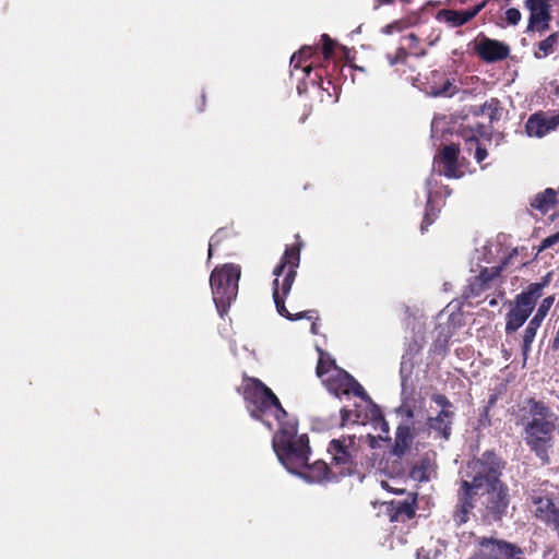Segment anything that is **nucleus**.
<instances>
[{"label":"nucleus","instance_id":"1","mask_svg":"<svg viewBox=\"0 0 559 559\" xmlns=\"http://www.w3.org/2000/svg\"><path fill=\"white\" fill-rule=\"evenodd\" d=\"M520 424L524 428V440L544 464H549V450L552 448L554 413L550 407L535 397H528L521 407Z\"/></svg>","mask_w":559,"mask_h":559},{"label":"nucleus","instance_id":"2","mask_svg":"<svg viewBox=\"0 0 559 559\" xmlns=\"http://www.w3.org/2000/svg\"><path fill=\"white\" fill-rule=\"evenodd\" d=\"M304 242L300 240V236L296 235V242L292 246H287L284 254L281 258L280 264L274 269V275L276 278L273 282V300L276 310L280 316L290 320L297 321L300 319L312 320L311 333L319 334V328L317 321L319 320V312L317 310H307L299 313H290L286 306L285 299L290 293L293 283L296 278V269L300 263V250Z\"/></svg>","mask_w":559,"mask_h":559},{"label":"nucleus","instance_id":"3","mask_svg":"<svg viewBox=\"0 0 559 559\" xmlns=\"http://www.w3.org/2000/svg\"><path fill=\"white\" fill-rule=\"evenodd\" d=\"M297 426L284 419L280 423V429L273 437V449L278 461L289 471L296 474L309 461L310 445L307 435L296 438Z\"/></svg>","mask_w":559,"mask_h":559},{"label":"nucleus","instance_id":"4","mask_svg":"<svg viewBox=\"0 0 559 559\" xmlns=\"http://www.w3.org/2000/svg\"><path fill=\"white\" fill-rule=\"evenodd\" d=\"M238 392L242 395L246 408L253 419L264 421V416L272 413L280 424L288 417L278 397L260 379L243 374Z\"/></svg>","mask_w":559,"mask_h":559},{"label":"nucleus","instance_id":"5","mask_svg":"<svg viewBox=\"0 0 559 559\" xmlns=\"http://www.w3.org/2000/svg\"><path fill=\"white\" fill-rule=\"evenodd\" d=\"M240 274V266L234 263L216 266L211 273L210 285L213 300L221 316L227 313L237 297Z\"/></svg>","mask_w":559,"mask_h":559},{"label":"nucleus","instance_id":"6","mask_svg":"<svg viewBox=\"0 0 559 559\" xmlns=\"http://www.w3.org/2000/svg\"><path fill=\"white\" fill-rule=\"evenodd\" d=\"M506 468V461L493 450L485 451L480 456L467 463V484L475 490L488 488L503 483L501 476Z\"/></svg>","mask_w":559,"mask_h":559},{"label":"nucleus","instance_id":"7","mask_svg":"<svg viewBox=\"0 0 559 559\" xmlns=\"http://www.w3.org/2000/svg\"><path fill=\"white\" fill-rule=\"evenodd\" d=\"M550 274L540 282L531 283L522 293L515 296L513 307L506 314L504 331L507 335L515 333L530 318L543 290L549 284Z\"/></svg>","mask_w":559,"mask_h":559},{"label":"nucleus","instance_id":"8","mask_svg":"<svg viewBox=\"0 0 559 559\" xmlns=\"http://www.w3.org/2000/svg\"><path fill=\"white\" fill-rule=\"evenodd\" d=\"M328 451L338 477L352 475L357 471L360 447L355 436H343L331 440Z\"/></svg>","mask_w":559,"mask_h":559},{"label":"nucleus","instance_id":"9","mask_svg":"<svg viewBox=\"0 0 559 559\" xmlns=\"http://www.w3.org/2000/svg\"><path fill=\"white\" fill-rule=\"evenodd\" d=\"M322 47L302 46L290 58V67L293 69L302 68L306 75L309 78L312 67L316 64V59H319V51H321L324 61L330 64V60L334 57L335 41L328 35H321Z\"/></svg>","mask_w":559,"mask_h":559},{"label":"nucleus","instance_id":"10","mask_svg":"<svg viewBox=\"0 0 559 559\" xmlns=\"http://www.w3.org/2000/svg\"><path fill=\"white\" fill-rule=\"evenodd\" d=\"M484 492V519L489 523L501 522L510 504V490L506 483L488 488Z\"/></svg>","mask_w":559,"mask_h":559},{"label":"nucleus","instance_id":"11","mask_svg":"<svg viewBox=\"0 0 559 559\" xmlns=\"http://www.w3.org/2000/svg\"><path fill=\"white\" fill-rule=\"evenodd\" d=\"M324 385L335 396L354 394L365 402L372 403L371 397L366 392L364 386L347 371L344 369H334V373H331L323 380Z\"/></svg>","mask_w":559,"mask_h":559},{"label":"nucleus","instance_id":"12","mask_svg":"<svg viewBox=\"0 0 559 559\" xmlns=\"http://www.w3.org/2000/svg\"><path fill=\"white\" fill-rule=\"evenodd\" d=\"M402 41L404 44L399 47L394 53L386 55V61L390 67H396V72L404 74L406 73L405 67L407 66L408 58L424 57L426 49L421 46L420 39L414 33L403 36Z\"/></svg>","mask_w":559,"mask_h":559},{"label":"nucleus","instance_id":"13","mask_svg":"<svg viewBox=\"0 0 559 559\" xmlns=\"http://www.w3.org/2000/svg\"><path fill=\"white\" fill-rule=\"evenodd\" d=\"M551 2L552 0H525V7L530 11L527 31L544 33L549 29Z\"/></svg>","mask_w":559,"mask_h":559},{"label":"nucleus","instance_id":"14","mask_svg":"<svg viewBox=\"0 0 559 559\" xmlns=\"http://www.w3.org/2000/svg\"><path fill=\"white\" fill-rule=\"evenodd\" d=\"M477 490H475L467 480H462L457 490V503L453 511V521L457 526H461L468 522L469 515L475 508V497Z\"/></svg>","mask_w":559,"mask_h":559},{"label":"nucleus","instance_id":"15","mask_svg":"<svg viewBox=\"0 0 559 559\" xmlns=\"http://www.w3.org/2000/svg\"><path fill=\"white\" fill-rule=\"evenodd\" d=\"M501 271V266L481 269L478 275L468 281V284L463 290L462 297L464 299H469L481 295L484 292L492 287V283L500 276Z\"/></svg>","mask_w":559,"mask_h":559},{"label":"nucleus","instance_id":"16","mask_svg":"<svg viewBox=\"0 0 559 559\" xmlns=\"http://www.w3.org/2000/svg\"><path fill=\"white\" fill-rule=\"evenodd\" d=\"M559 126V114L550 115L546 111H537L531 115L525 123V132L531 138H543Z\"/></svg>","mask_w":559,"mask_h":559},{"label":"nucleus","instance_id":"17","mask_svg":"<svg viewBox=\"0 0 559 559\" xmlns=\"http://www.w3.org/2000/svg\"><path fill=\"white\" fill-rule=\"evenodd\" d=\"M476 55L487 63L502 61L510 55V47L497 39L484 36L475 47Z\"/></svg>","mask_w":559,"mask_h":559},{"label":"nucleus","instance_id":"18","mask_svg":"<svg viewBox=\"0 0 559 559\" xmlns=\"http://www.w3.org/2000/svg\"><path fill=\"white\" fill-rule=\"evenodd\" d=\"M296 474L309 483L333 481L340 478L333 465H328L322 460H317L312 464H309L307 461L306 465L302 466L299 472H296Z\"/></svg>","mask_w":559,"mask_h":559},{"label":"nucleus","instance_id":"19","mask_svg":"<svg viewBox=\"0 0 559 559\" xmlns=\"http://www.w3.org/2000/svg\"><path fill=\"white\" fill-rule=\"evenodd\" d=\"M487 0L464 11L442 9L438 11L436 19L439 22L447 23L450 27H460L472 21L486 5Z\"/></svg>","mask_w":559,"mask_h":559},{"label":"nucleus","instance_id":"20","mask_svg":"<svg viewBox=\"0 0 559 559\" xmlns=\"http://www.w3.org/2000/svg\"><path fill=\"white\" fill-rule=\"evenodd\" d=\"M460 148L456 144L445 145L440 153L439 164L442 166L439 173L448 178H460L463 171L460 169L457 158Z\"/></svg>","mask_w":559,"mask_h":559},{"label":"nucleus","instance_id":"21","mask_svg":"<svg viewBox=\"0 0 559 559\" xmlns=\"http://www.w3.org/2000/svg\"><path fill=\"white\" fill-rule=\"evenodd\" d=\"M416 498L393 500L388 507V514L392 522H406L415 516Z\"/></svg>","mask_w":559,"mask_h":559},{"label":"nucleus","instance_id":"22","mask_svg":"<svg viewBox=\"0 0 559 559\" xmlns=\"http://www.w3.org/2000/svg\"><path fill=\"white\" fill-rule=\"evenodd\" d=\"M454 416V413L440 411L436 416L428 417L427 425L439 438L449 440L452 433Z\"/></svg>","mask_w":559,"mask_h":559},{"label":"nucleus","instance_id":"23","mask_svg":"<svg viewBox=\"0 0 559 559\" xmlns=\"http://www.w3.org/2000/svg\"><path fill=\"white\" fill-rule=\"evenodd\" d=\"M559 204V186L558 190L547 188L543 192L537 193L531 200V207L537 210L540 214H547L551 209Z\"/></svg>","mask_w":559,"mask_h":559},{"label":"nucleus","instance_id":"24","mask_svg":"<svg viewBox=\"0 0 559 559\" xmlns=\"http://www.w3.org/2000/svg\"><path fill=\"white\" fill-rule=\"evenodd\" d=\"M532 501L536 506V519L548 525L559 511L554 499L550 497L536 496L532 498Z\"/></svg>","mask_w":559,"mask_h":559},{"label":"nucleus","instance_id":"25","mask_svg":"<svg viewBox=\"0 0 559 559\" xmlns=\"http://www.w3.org/2000/svg\"><path fill=\"white\" fill-rule=\"evenodd\" d=\"M414 436L407 425H400L396 429L395 441L392 448L393 455L401 457L411 448Z\"/></svg>","mask_w":559,"mask_h":559},{"label":"nucleus","instance_id":"26","mask_svg":"<svg viewBox=\"0 0 559 559\" xmlns=\"http://www.w3.org/2000/svg\"><path fill=\"white\" fill-rule=\"evenodd\" d=\"M491 130H487V128L477 123L475 127H461L459 130L460 136L465 141L467 150H472L475 143L478 142V138H491Z\"/></svg>","mask_w":559,"mask_h":559},{"label":"nucleus","instance_id":"27","mask_svg":"<svg viewBox=\"0 0 559 559\" xmlns=\"http://www.w3.org/2000/svg\"><path fill=\"white\" fill-rule=\"evenodd\" d=\"M540 324H542L540 322H538L537 320L532 318L523 331L521 347H522V355L524 358V362L526 361V359L531 353L532 344L534 342V338L536 336L537 330L539 329Z\"/></svg>","mask_w":559,"mask_h":559},{"label":"nucleus","instance_id":"28","mask_svg":"<svg viewBox=\"0 0 559 559\" xmlns=\"http://www.w3.org/2000/svg\"><path fill=\"white\" fill-rule=\"evenodd\" d=\"M320 357L318 360V365L316 368L317 376L322 379V381L329 377L331 373H334V369H341L336 366L335 359L330 357L323 350H319Z\"/></svg>","mask_w":559,"mask_h":559},{"label":"nucleus","instance_id":"29","mask_svg":"<svg viewBox=\"0 0 559 559\" xmlns=\"http://www.w3.org/2000/svg\"><path fill=\"white\" fill-rule=\"evenodd\" d=\"M310 81L312 84H318V86L321 88V102L325 100L324 93L329 99H337V86L332 82L331 79H328L326 82H324L322 73H316V78L311 79Z\"/></svg>","mask_w":559,"mask_h":559},{"label":"nucleus","instance_id":"30","mask_svg":"<svg viewBox=\"0 0 559 559\" xmlns=\"http://www.w3.org/2000/svg\"><path fill=\"white\" fill-rule=\"evenodd\" d=\"M558 41H559V33L555 32V33L550 34L544 40L538 43L537 51H535V57L537 59H542V58H545V57L551 55L555 51L556 46L558 45Z\"/></svg>","mask_w":559,"mask_h":559},{"label":"nucleus","instance_id":"31","mask_svg":"<svg viewBox=\"0 0 559 559\" xmlns=\"http://www.w3.org/2000/svg\"><path fill=\"white\" fill-rule=\"evenodd\" d=\"M439 214H440V209L438 206H436L431 194H429L427 203H426V207H425L424 218L420 224L421 233H425L428 230V227L436 222Z\"/></svg>","mask_w":559,"mask_h":559},{"label":"nucleus","instance_id":"32","mask_svg":"<svg viewBox=\"0 0 559 559\" xmlns=\"http://www.w3.org/2000/svg\"><path fill=\"white\" fill-rule=\"evenodd\" d=\"M485 107L490 124H493L495 122L501 119L503 108L501 106V102L498 98H489L488 100L485 102Z\"/></svg>","mask_w":559,"mask_h":559},{"label":"nucleus","instance_id":"33","mask_svg":"<svg viewBox=\"0 0 559 559\" xmlns=\"http://www.w3.org/2000/svg\"><path fill=\"white\" fill-rule=\"evenodd\" d=\"M428 465L429 462L427 460H421L419 463L415 464L411 471V475L413 476V478L418 479L420 481L428 480Z\"/></svg>","mask_w":559,"mask_h":559},{"label":"nucleus","instance_id":"34","mask_svg":"<svg viewBox=\"0 0 559 559\" xmlns=\"http://www.w3.org/2000/svg\"><path fill=\"white\" fill-rule=\"evenodd\" d=\"M555 301V296H548L543 299L540 305L537 308L536 313L534 314L533 319L537 320L538 322H543L546 316L548 314L552 304Z\"/></svg>","mask_w":559,"mask_h":559},{"label":"nucleus","instance_id":"35","mask_svg":"<svg viewBox=\"0 0 559 559\" xmlns=\"http://www.w3.org/2000/svg\"><path fill=\"white\" fill-rule=\"evenodd\" d=\"M457 92V86L454 85L450 80H447L441 86L433 88L432 94L438 97H452Z\"/></svg>","mask_w":559,"mask_h":559},{"label":"nucleus","instance_id":"36","mask_svg":"<svg viewBox=\"0 0 559 559\" xmlns=\"http://www.w3.org/2000/svg\"><path fill=\"white\" fill-rule=\"evenodd\" d=\"M407 26H408V23L406 20H396V21H393L392 23L385 25L382 28V33L385 35H391L393 33H401Z\"/></svg>","mask_w":559,"mask_h":559},{"label":"nucleus","instance_id":"37","mask_svg":"<svg viewBox=\"0 0 559 559\" xmlns=\"http://www.w3.org/2000/svg\"><path fill=\"white\" fill-rule=\"evenodd\" d=\"M431 401L435 402L438 406H440L441 411H447V413H454L452 409L453 408L452 402L444 394H440V393L432 394Z\"/></svg>","mask_w":559,"mask_h":559},{"label":"nucleus","instance_id":"38","mask_svg":"<svg viewBox=\"0 0 559 559\" xmlns=\"http://www.w3.org/2000/svg\"><path fill=\"white\" fill-rule=\"evenodd\" d=\"M522 14L516 8H510L504 12V21L508 25H518Z\"/></svg>","mask_w":559,"mask_h":559},{"label":"nucleus","instance_id":"39","mask_svg":"<svg viewBox=\"0 0 559 559\" xmlns=\"http://www.w3.org/2000/svg\"><path fill=\"white\" fill-rule=\"evenodd\" d=\"M559 241V231L545 238L540 246L538 247V252L545 250V249H548L550 247H552L555 243H557Z\"/></svg>","mask_w":559,"mask_h":559},{"label":"nucleus","instance_id":"40","mask_svg":"<svg viewBox=\"0 0 559 559\" xmlns=\"http://www.w3.org/2000/svg\"><path fill=\"white\" fill-rule=\"evenodd\" d=\"M349 421L357 423L358 421V416H356V419H353V411L352 409H347V408L344 407V408L341 409V425L345 426Z\"/></svg>","mask_w":559,"mask_h":559},{"label":"nucleus","instance_id":"41","mask_svg":"<svg viewBox=\"0 0 559 559\" xmlns=\"http://www.w3.org/2000/svg\"><path fill=\"white\" fill-rule=\"evenodd\" d=\"M474 146H475V155H474V157H475V159L478 163H481L488 156V152H487V150L485 147H483L479 144V141L477 143H475Z\"/></svg>","mask_w":559,"mask_h":559},{"label":"nucleus","instance_id":"42","mask_svg":"<svg viewBox=\"0 0 559 559\" xmlns=\"http://www.w3.org/2000/svg\"><path fill=\"white\" fill-rule=\"evenodd\" d=\"M469 112L474 117H479V116L486 114L485 103L483 105H480V106H472L471 109H469Z\"/></svg>","mask_w":559,"mask_h":559},{"label":"nucleus","instance_id":"43","mask_svg":"<svg viewBox=\"0 0 559 559\" xmlns=\"http://www.w3.org/2000/svg\"><path fill=\"white\" fill-rule=\"evenodd\" d=\"M496 402H497V396L495 394L490 395L487 406H486V411H488L490 407H492L496 404Z\"/></svg>","mask_w":559,"mask_h":559},{"label":"nucleus","instance_id":"44","mask_svg":"<svg viewBox=\"0 0 559 559\" xmlns=\"http://www.w3.org/2000/svg\"><path fill=\"white\" fill-rule=\"evenodd\" d=\"M205 100H206L205 94L202 93L201 96H200V106L198 108L199 111H203L204 110Z\"/></svg>","mask_w":559,"mask_h":559},{"label":"nucleus","instance_id":"45","mask_svg":"<svg viewBox=\"0 0 559 559\" xmlns=\"http://www.w3.org/2000/svg\"><path fill=\"white\" fill-rule=\"evenodd\" d=\"M551 348L554 350H558L559 349V332H557L556 336L554 337Z\"/></svg>","mask_w":559,"mask_h":559},{"label":"nucleus","instance_id":"46","mask_svg":"<svg viewBox=\"0 0 559 559\" xmlns=\"http://www.w3.org/2000/svg\"><path fill=\"white\" fill-rule=\"evenodd\" d=\"M373 412L376 413V414H373V417L381 416L380 408L377 405H374V404H373Z\"/></svg>","mask_w":559,"mask_h":559},{"label":"nucleus","instance_id":"47","mask_svg":"<svg viewBox=\"0 0 559 559\" xmlns=\"http://www.w3.org/2000/svg\"><path fill=\"white\" fill-rule=\"evenodd\" d=\"M213 239H214V238H212V239H211V241H210V246H209V258H211V257H212Z\"/></svg>","mask_w":559,"mask_h":559},{"label":"nucleus","instance_id":"48","mask_svg":"<svg viewBox=\"0 0 559 559\" xmlns=\"http://www.w3.org/2000/svg\"><path fill=\"white\" fill-rule=\"evenodd\" d=\"M496 305H497L496 299H491V300L489 301V306L495 307Z\"/></svg>","mask_w":559,"mask_h":559},{"label":"nucleus","instance_id":"49","mask_svg":"<svg viewBox=\"0 0 559 559\" xmlns=\"http://www.w3.org/2000/svg\"><path fill=\"white\" fill-rule=\"evenodd\" d=\"M407 416H408V417H413V411H412V409H408V411H407Z\"/></svg>","mask_w":559,"mask_h":559},{"label":"nucleus","instance_id":"50","mask_svg":"<svg viewBox=\"0 0 559 559\" xmlns=\"http://www.w3.org/2000/svg\"><path fill=\"white\" fill-rule=\"evenodd\" d=\"M332 66H333V69L335 70L338 66L336 64V62H332Z\"/></svg>","mask_w":559,"mask_h":559},{"label":"nucleus","instance_id":"51","mask_svg":"<svg viewBox=\"0 0 559 559\" xmlns=\"http://www.w3.org/2000/svg\"><path fill=\"white\" fill-rule=\"evenodd\" d=\"M445 193H447V194H450V193H451V191L447 188V189H445Z\"/></svg>","mask_w":559,"mask_h":559}]
</instances>
